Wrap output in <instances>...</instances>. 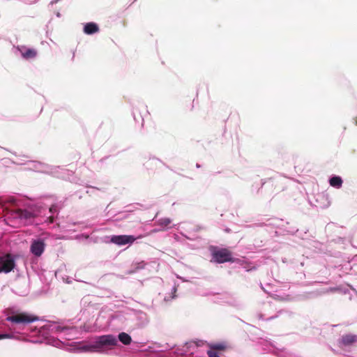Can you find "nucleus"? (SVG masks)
<instances>
[{"label":"nucleus","instance_id":"obj_4","mask_svg":"<svg viewBox=\"0 0 357 357\" xmlns=\"http://www.w3.org/2000/svg\"><path fill=\"white\" fill-rule=\"evenodd\" d=\"M15 266V258L11 255L0 257V273H8Z\"/></svg>","mask_w":357,"mask_h":357},{"label":"nucleus","instance_id":"obj_14","mask_svg":"<svg viewBox=\"0 0 357 357\" xmlns=\"http://www.w3.org/2000/svg\"><path fill=\"white\" fill-rule=\"evenodd\" d=\"M357 340V337L354 335H346L342 338V343L344 345H348L356 342Z\"/></svg>","mask_w":357,"mask_h":357},{"label":"nucleus","instance_id":"obj_1","mask_svg":"<svg viewBox=\"0 0 357 357\" xmlns=\"http://www.w3.org/2000/svg\"><path fill=\"white\" fill-rule=\"evenodd\" d=\"M119 340L125 345L131 343V337L126 333L121 332L118 339L114 335L108 334L94 337L91 342L84 344L80 350L84 352L109 354L118 346Z\"/></svg>","mask_w":357,"mask_h":357},{"label":"nucleus","instance_id":"obj_7","mask_svg":"<svg viewBox=\"0 0 357 357\" xmlns=\"http://www.w3.org/2000/svg\"><path fill=\"white\" fill-rule=\"evenodd\" d=\"M197 346L195 342H187L183 345L177 347L175 352L179 356H187L188 354H193L196 352Z\"/></svg>","mask_w":357,"mask_h":357},{"label":"nucleus","instance_id":"obj_9","mask_svg":"<svg viewBox=\"0 0 357 357\" xmlns=\"http://www.w3.org/2000/svg\"><path fill=\"white\" fill-rule=\"evenodd\" d=\"M45 243L43 239L37 238L32 241L30 250L36 257H40L44 252Z\"/></svg>","mask_w":357,"mask_h":357},{"label":"nucleus","instance_id":"obj_10","mask_svg":"<svg viewBox=\"0 0 357 357\" xmlns=\"http://www.w3.org/2000/svg\"><path fill=\"white\" fill-rule=\"evenodd\" d=\"M17 50L20 52L22 56L25 59L35 58L37 55V52L36 50L27 48L25 46L18 47Z\"/></svg>","mask_w":357,"mask_h":357},{"label":"nucleus","instance_id":"obj_6","mask_svg":"<svg viewBox=\"0 0 357 357\" xmlns=\"http://www.w3.org/2000/svg\"><path fill=\"white\" fill-rule=\"evenodd\" d=\"M212 260L218 263L229 261L231 260V255L226 249L215 250L212 252Z\"/></svg>","mask_w":357,"mask_h":357},{"label":"nucleus","instance_id":"obj_2","mask_svg":"<svg viewBox=\"0 0 357 357\" xmlns=\"http://www.w3.org/2000/svg\"><path fill=\"white\" fill-rule=\"evenodd\" d=\"M35 215L36 214L27 210H17L12 212L8 216V224L14 227H20L27 224Z\"/></svg>","mask_w":357,"mask_h":357},{"label":"nucleus","instance_id":"obj_21","mask_svg":"<svg viewBox=\"0 0 357 357\" xmlns=\"http://www.w3.org/2000/svg\"><path fill=\"white\" fill-rule=\"evenodd\" d=\"M49 219H50V222H52V218L50 217Z\"/></svg>","mask_w":357,"mask_h":357},{"label":"nucleus","instance_id":"obj_3","mask_svg":"<svg viewBox=\"0 0 357 357\" xmlns=\"http://www.w3.org/2000/svg\"><path fill=\"white\" fill-rule=\"evenodd\" d=\"M6 320L15 324H29L38 320V318L26 312H15L8 316Z\"/></svg>","mask_w":357,"mask_h":357},{"label":"nucleus","instance_id":"obj_20","mask_svg":"<svg viewBox=\"0 0 357 357\" xmlns=\"http://www.w3.org/2000/svg\"><path fill=\"white\" fill-rule=\"evenodd\" d=\"M54 345L56 346V347H58L59 345V342H56Z\"/></svg>","mask_w":357,"mask_h":357},{"label":"nucleus","instance_id":"obj_15","mask_svg":"<svg viewBox=\"0 0 357 357\" xmlns=\"http://www.w3.org/2000/svg\"><path fill=\"white\" fill-rule=\"evenodd\" d=\"M32 167L36 169V171L38 172H52L48 169V167L45 165L44 164H42L40 162L33 163L32 164Z\"/></svg>","mask_w":357,"mask_h":357},{"label":"nucleus","instance_id":"obj_12","mask_svg":"<svg viewBox=\"0 0 357 357\" xmlns=\"http://www.w3.org/2000/svg\"><path fill=\"white\" fill-rule=\"evenodd\" d=\"M225 348L222 344H216L211 347V349L208 351L207 354L208 357H220L216 351L217 349L222 350Z\"/></svg>","mask_w":357,"mask_h":357},{"label":"nucleus","instance_id":"obj_16","mask_svg":"<svg viewBox=\"0 0 357 357\" xmlns=\"http://www.w3.org/2000/svg\"><path fill=\"white\" fill-rule=\"evenodd\" d=\"M171 220L167 218H161L158 221V224L163 228H166L171 223Z\"/></svg>","mask_w":357,"mask_h":357},{"label":"nucleus","instance_id":"obj_18","mask_svg":"<svg viewBox=\"0 0 357 357\" xmlns=\"http://www.w3.org/2000/svg\"><path fill=\"white\" fill-rule=\"evenodd\" d=\"M56 211V208L54 207H53V206L50 208V213H54Z\"/></svg>","mask_w":357,"mask_h":357},{"label":"nucleus","instance_id":"obj_22","mask_svg":"<svg viewBox=\"0 0 357 357\" xmlns=\"http://www.w3.org/2000/svg\"><path fill=\"white\" fill-rule=\"evenodd\" d=\"M56 16H57V17H60V13H56Z\"/></svg>","mask_w":357,"mask_h":357},{"label":"nucleus","instance_id":"obj_17","mask_svg":"<svg viewBox=\"0 0 357 357\" xmlns=\"http://www.w3.org/2000/svg\"><path fill=\"white\" fill-rule=\"evenodd\" d=\"M14 335L10 333L0 334V340L2 339H13Z\"/></svg>","mask_w":357,"mask_h":357},{"label":"nucleus","instance_id":"obj_8","mask_svg":"<svg viewBox=\"0 0 357 357\" xmlns=\"http://www.w3.org/2000/svg\"><path fill=\"white\" fill-rule=\"evenodd\" d=\"M137 238L132 235H118L111 237V242L118 245L132 244Z\"/></svg>","mask_w":357,"mask_h":357},{"label":"nucleus","instance_id":"obj_11","mask_svg":"<svg viewBox=\"0 0 357 357\" xmlns=\"http://www.w3.org/2000/svg\"><path fill=\"white\" fill-rule=\"evenodd\" d=\"M84 33L87 35H91L99 31V27L94 22H89L84 26Z\"/></svg>","mask_w":357,"mask_h":357},{"label":"nucleus","instance_id":"obj_13","mask_svg":"<svg viewBox=\"0 0 357 357\" xmlns=\"http://www.w3.org/2000/svg\"><path fill=\"white\" fill-rule=\"evenodd\" d=\"M329 183L332 187L340 188L342 185V180L340 176H335L330 178Z\"/></svg>","mask_w":357,"mask_h":357},{"label":"nucleus","instance_id":"obj_19","mask_svg":"<svg viewBox=\"0 0 357 357\" xmlns=\"http://www.w3.org/2000/svg\"><path fill=\"white\" fill-rule=\"evenodd\" d=\"M10 202H15L14 198H11V199H10Z\"/></svg>","mask_w":357,"mask_h":357},{"label":"nucleus","instance_id":"obj_5","mask_svg":"<svg viewBox=\"0 0 357 357\" xmlns=\"http://www.w3.org/2000/svg\"><path fill=\"white\" fill-rule=\"evenodd\" d=\"M63 330V328L59 326L57 324L47 322L40 327L39 333L40 334L45 337V339H47V335L49 334L55 335Z\"/></svg>","mask_w":357,"mask_h":357}]
</instances>
